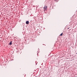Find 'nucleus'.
I'll return each mask as SVG.
<instances>
[{
	"instance_id": "obj_7",
	"label": "nucleus",
	"mask_w": 77,
	"mask_h": 77,
	"mask_svg": "<svg viewBox=\"0 0 77 77\" xmlns=\"http://www.w3.org/2000/svg\"><path fill=\"white\" fill-rule=\"evenodd\" d=\"M55 0L56 1V0Z\"/></svg>"
},
{
	"instance_id": "obj_4",
	"label": "nucleus",
	"mask_w": 77,
	"mask_h": 77,
	"mask_svg": "<svg viewBox=\"0 0 77 77\" xmlns=\"http://www.w3.org/2000/svg\"><path fill=\"white\" fill-rule=\"evenodd\" d=\"M62 35H63V33H62L60 35V36H62Z\"/></svg>"
},
{
	"instance_id": "obj_2",
	"label": "nucleus",
	"mask_w": 77,
	"mask_h": 77,
	"mask_svg": "<svg viewBox=\"0 0 77 77\" xmlns=\"http://www.w3.org/2000/svg\"><path fill=\"white\" fill-rule=\"evenodd\" d=\"M26 24H29V21H26Z\"/></svg>"
},
{
	"instance_id": "obj_5",
	"label": "nucleus",
	"mask_w": 77,
	"mask_h": 77,
	"mask_svg": "<svg viewBox=\"0 0 77 77\" xmlns=\"http://www.w3.org/2000/svg\"><path fill=\"white\" fill-rule=\"evenodd\" d=\"M67 29H69V28H67Z\"/></svg>"
},
{
	"instance_id": "obj_6",
	"label": "nucleus",
	"mask_w": 77,
	"mask_h": 77,
	"mask_svg": "<svg viewBox=\"0 0 77 77\" xmlns=\"http://www.w3.org/2000/svg\"><path fill=\"white\" fill-rule=\"evenodd\" d=\"M76 54H77V53H76Z\"/></svg>"
},
{
	"instance_id": "obj_1",
	"label": "nucleus",
	"mask_w": 77,
	"mask_h": 77,
	"mask_svg": "<svg viewBox=\"0 0 77 77\" xmlns=\"http://www.w3.org/2000/svg\"><path fill=\"white\" fill-rule=\"evenodd\" d=\"M45 7H44V11H46L47 10V6H45Z\"/></svg>"
},
{
	"instance_id": "obj_3",
	"label": "nucleus",
	"mask_w": 77,
	"mask_h": 77,
	"mask_svg": "<svg viewBox=\"0 0 77 77\" xmlns=\"http://www.w3.org/2000/svg\"><path fill=\"white\" fill-rule=\"evenodd\" d=\"M12 42H11L9 43V45H12Z\"/></svg>"
}]
</instances>
